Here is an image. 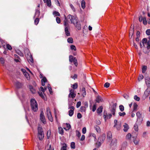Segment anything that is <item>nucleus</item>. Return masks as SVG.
I'll use <instances>...</instances> for the list:
<instances>
[{"mask_svg": "<svg viewBox=\"0 0 150 150\" xmlns=\"http://www.w3.org/2000/svg\"><path fill=\"white\" fill-rule=\"evenodd\" d=\"M73 89H77L78 87V84L77 83H75L74 84L72 85L71 86Z\"/></svg>", "mask_w": 150, "mask_h": 150, "instance_id": "25", "label": "nucleus"}, {"mask_svg": "<svg viewBox=\"0 0 150 150\" xmlns=\"http://www.w3.org/2000/svg\"><path fill=\"white\" fill-rule=\"evenodd\" d=\"M114 123L115 124L114 126V127H116L117 130H119L121 127V122H117V120H115Z\"/></svg>", "mask_w": 150, "mask_h": 150, "instance_id": "6", "label": "nucleus"}, {"mask_svg": "<svg viewBox=\"0 0 150 150\" xmlns=\"http://www.w3.org/2000/svg\"><path fill=\"white\" fill-rule=\"evenodd\" d=\"M81 103L80 101L78 102L76 104V106L77 108H79L81 105Z\"/></svg>", "mask_w": 150, "mask_h": 150, "instance_id": "58", "label": "nucleus"}, {"mask_svg": "<svg viewBox=\"0 0 150 150\" xmlns=\"http://www.w3.org/2000/svg\"><path fill=\"white\" fill-rule=\"evenodd\" d=\"M47 115L49 120L51 122H52L53 118L51 113L50 109L49 108H47L46 110Z\"/></svg>", "mask_w": 150, "mask_h": 150, "instance_id": "5", "label": "nucleus"}, {"mask_svg": "<svg viewBox=\"0 0 150 150\" xmlns=\"http://www.w3.org/2000/svg\"><path fill=\"white\" fill-rule=\"evenodd\" d=\"M136 115L138 118H139L141 117V114L139 112H137L136 113Z\"/></svg>", "mask_w": 150, "mask_h": 150, "instance_id": "52", "label": "nucleus"}, {"mask_svg": "<svg viewBox=\"0 0 150 150\" xmlns=\"http://www.w3.org/2000/svg\"><path fill=\"white\" fill-rule=\"evenodd\" d=\"M144 77V76L142 75H141L139 76L138 77V80L139 81L142 80Z\"/></svg>", "mask_w": 150, "mask_h": 150, "instance_id": "62", "label": "nucleus"}, {"mask_svg": "<svg viewBox=\"0 0 150 150\" xmlns=\"http://www.w3.org/2000/svg\"><path fill=\"white\" fill-rule=\"evenodd\" d=\"M38 137L39 140H42L44 138L43 131L41 126H39L38 127Z\"/></svg>", "mask_w": 150, "mask_h": 150, "instance_id": "3", "label": "nucleus"}, {"mask_svg": "<svg viewBox=\"0 0 150 150\" xmlns=\"http://www.w3.org/2000/svg\"><path fill=\"white\" fill-rule=\"evenodd\" d=\"M82 133H83V134H85L86 132V128L85 127H84L82 129Z\"/></svg>", "mask_w": 150, "mask_h": 150, "instance_id": "61", "label": "nucleus"}, {"mask_svg": "<svg viewBox=\"0 0 150 150\" xmlns=\"http://www.w3.org/2000/svg\"><path fill=\"white\" fill-rule=\"evenodd\" d=\"M39 21V19L38 18H36L34 21L35 24L37 25L38 24Z\"/></svg>", "mask_w": 150, "mask_h": 150, "instance_id": "38", "label": "nucleus"}, {"mask_svg": "<svg viewBox=\"0 0 150 150\" xmlns=\"http://www.w3.org/2000/svg\"><path fill=\"white\" fill-rule=\"evenodd\" d=\"M101 97L100 96H98L96 98V102L99 103L101 100Z\"/></svg>", "mask_w": 150, "mask_h": 150, "instance_id": "37", "label": "nucleus"}, {"mask_svg": "<svg viewBox=\"0 0 150 150\" xmlns=\"http://www.w3.org/2000/svg\"><path fill=\"white\" fill-rule=\"evenodd\" d=\"M16 85L18 88H20L22 86V84L21 83L17 81L16 83Z\"/></svg>", "mask_w": 150, "mask_h": 150, "instance_id": "26", "label": "nucleus"}, {"mask_svg": "<svg viewBox=\"0 0 150 150\" xmlns=\"http://www.w3.org/2000/svg\"><path fill=\"white\" fill-rule=\"evenodd\" d=\"M6 47L7 49L9 50H11L12 49V47L11 46L8 44H7L6 45Z\"/></svg>", "mask_w": 150, "mask_h": 150, "instance_id": "51", "label": "nucleus"}, {"mask_svg": "<svg viewBox=\"0 0 150 150\" xmlns=\"http://www.w3.org/2000/svg\"><path fill=\"white\" fill-rule=\"evenodd\" d=\"M94 127L97 132L99 133L100 132V129L99 126L97 125H95L94 126Z\"/></svg>", "mask_w": 150, "mask_h": 150, "instance_id": "22", "label": "nucleus"}, {"mask_svg": "<svg viewBox=\"0 0 150 150\" xmlns=\"http://www.w3.org/2000/svg\"><path fill=\"white\" fill-rule=\"evenodd\" d=\"M29 57L30 58V59H28V61L29 62H30L31 63L33 62V59L32 57V55H30Z\"/></svg>", "mask_w": 150, "mask_h": 150, "instance_id": "46", "label": "nucleus"}, {"mask_svg": "<svg viewBox=\"0 0 150 150\" xmlns=\"http://www.w3.org/2000/svg\"><path fill=\"white\" fill-rule=\"evenodd\" d=\"M110 84L108 82L104 84V86L106 88H108L110 86Z\"/></svg>", "mask_w": 150, "mask_h": 150, "instance_id": "57", "label": "nucleus"}, {"mask_svg": "<svg viewBox=\"0 0 150 150\" xmlns=\"http://www.w3.org/2000/svg\"><path fill=\"white\" fill-rule=\"evenodd\" d=\"M112 115L111 114H109L108 115L106 111H104L103 112V116L105 119V120L106 121L107 120L111 118Z\"/></svg>", "mask_w": 150, "mask_h": 150, "instance_id": "7", "label": "nucleus"}, {"mask_svg": "<svg viewBox=\"0 0 150 150\" xmlns=\"http://www.w3.org/2000/svg\"><path fill=\"white\" fill-rule=\"evenodd\" d=\"M105 138V135L103 134L100 136L98 139V142L96 143L98 147L100 146L101 144L104 142Z\"/></svg>", "mask_w": 150, "mask_h": 150, "instance_id": "4", "label": "nucleus"}, {"mask_svg": "<svg viewBox=\"0 0 150 150\" xmlns=\"http://www.w3.org/2000/svg\"><path fill=\"white\" fill-rule=\"evenodd\" d=\"M119 108L121 112H123L124 110V107L122 105H120L119 106Z\"/></svg>", "mask_w": 150, "mask_h": 150, "instance_id": "41", "label": "nucleus"}, {"mask_svg": "<svg viewBox=\"0 0 150 150\" xmlns=\"http://www.w3.org/2000/svg\"><path fill=\"white\" fill-rule=\"evenodd\" d=\"M80 111L81 112H85L86 110V109L85 107L84 106H81L80 109Z\"/></svg>", "mask_w": 150, "mask_h": 150, "instance_id": "40", "label": "nucleus"}, {"mask_svg": "<svg viewBox=\"0 0 150 150\" xmlns=\"http://www.w3.org/2000/svg\"><path fill=\"white\" fill-rule=\"evenodd\" d=\"M71 78L73 79L74 80H75L76 79H77V75L76 74H75L74 76H71Z\"/></svg>", "mask_w": 150, "mask_h": 150, "instance_id": "50", "label": "nucleus"}, {"mask_svg": "<svg viewBox=\"0 0 150 150\" xmlns=\"http://www.w3.org/2000/svg\"><path fill=\"white\" fill-rule=\"evenodd\" d=\"M124 129H123L124 131L125 132H126L129 129V126L126 123H125L123 125Z\"/></svg>", "mask_w": 150, "mask_h": 150, "instance_id": "19", "label": "nucleus"}, {"mask_svg": "<svg viewBox=\"0 0 150 150\" xmlns=\"http://www.w3.org/2000/svg\"><path fill=\"white\" fill-rule=\"evenodd\" d=\"M77 117L78 119H80L82 117V115L80 113H78L77 114Z\"/></svg>", "mask_w": 150, "mask_h": 150, "instance_id": "63", "label": "nucleus"}, {"mask_svg": "<svg viewBox=\"0 0 150 150\" xmlns=\"http://www.w3.org/2000/svg\"><path fill=\"white\" fill-rule=\"evenodd\" d=\"M74 111L73 110H70L69 111V115L71 117L73 115L74 113Z\"/></svg>", "mask_w": 150, "mask_h": 150, "instance_id": "36", "label": "nucleus"}, {"mask_svg": "<svg viewBox=\"0 0 150 150\" xmlns=\"http://www.w3.org/2000/svg\"><path fill=\"white\" fill-rule=\"evenodd\" d=\"M16 52L18 54L20 55L21 56L23 57L24 55L19 50H17L16 51Z\"/></svg>", "mask_w": 150, "mask_h": 150, "instance_id": "29", "label": "nucleus"}, {"mask_svg": "<svg viewBox=\"0 0 150 150\" xmlns=\"http://www.w3.org/2000/svg\"><path fill=\"white\" fill-rule=\"evenodd\" d=\"M143 23L145 25H146L147 24V21L146 20V18L145 17H144L143 18Z\"/></svg>", "mask_w": 150, "mask_h": 150, "instance_id": "43", "label": "nucleus"}, {"mask_svg": "<svg viewBox=\"0 0 150 150\" xmlns=\"http://www.w3.org/2000/svg\"><path fill=\"white\" fill-rule=\"evenodd\" d=\"M69 27L65 26V32L67 36H69L70 35V33L69 31Z\"/></svg>", "mask_w": 150, "mask_h": 150, "instance_id": "16", "label": "nucleus"}, {"mask_svg": "<svg viewBox=\"0 0 150 150\" xmlns=\"http://www.w3.org/2000/svg\"><path fill=\"white\" fill-rule=\"evenodd\" d=\"M30 104L32 110L33 112H36L38 110V105L36 100L34 99H31Z\"/></svg>", "mask_w": 150, "mask_h": 150, "instance_id": "2", "label": "nucleus"}, {"mask_svg": "<svg viewBox=\"0 0 150 150\" xmlns=\"http://www.w3.org/2000/svg\"><path fill=\"white\" fill-rule=\"evenodd\" d=\"M40 119L41 121L44 123H45V120L44 113L42 111H41L40 115Z\"/></svg>", "mask_w": 150, "mask_h": 150, "instance_id": "10", "label": "nucleus"}, {"mask_svg": "<svg viewBox=\"0 0 150 150\" xmlns=\"http://www.w3.org/2000/svg\"><path fill=\"white\" fill-rule=\"evenodd\" d=\"M74 65H75L76 67H77L78 65V62H77V60L76 57L74 58Z\"/></svg>", "mask_w": 150, "mask_h": 150, "instance_id": "39", "label": "nucleus"}, {"mask_svg": "<svg viewBox=\"0 0 150 150\" xmlns=\"http://www.w3.org/2000/svg\"><path fill=\"white\" fill-rule=\"evenodd\" d=\"M71 49L72 50H76V48L75 46L72 45L70 46Z\"/></svg>", "mask_w": 150, "mask_h": 150, "instance_id": "53", "label": "nucleus"}, {"mask_svg": "<svg viewBox=\"0 0 150 150\" xmlns=\"http://www.w3.org/2000/svg\"><path fill=\"white\" fill-rule=\"evenodd\" d=\"M66 128H65L64 129H65L66 130H69L71 127V126L70 125L69 123H66Z\"/></svg>", "mask_w": 150, "mask_h": 150, "instance_id": "35", "label": "nucleus"}, {"mask_svg": "<svg viewBox=\"0 0 150 150\" xmlns=\"http://www.w3.org/2000/svg\"><path fill=\"white\" fill-rule=\"evenodd\" d=\"M103 107L102 106L99 107L97 110V112L98 113H100L102 112Z\"/></svg>", "mask_w": 150, "mask_h": 150, "instance_id": "23", "label": "nucleus"}, {"mask_svg": "<svg viewBox=\"0 0 150 150\" xmlns=\"http://www.w3.org/2000/svg\"><path fill=\"white\" fill-rule=\"evenodd\" d=\"M134 129L136 131H137L138 130V127L137 125L135 124L134 126Z\"/></svg>", "mask_w": 150, "mask_h": 150, "instance_id": "42", "label": "nucleus"}, {"mask_svg": "<svg viewBox=\"0 0 150 150\" xmlns=\"http://www.w3.org/2000/svg\"><path fill=\"white\" fill-rule=\"evenodd\" d=\"M112 134L111 132H108L107 133V140L108 142H110L111 140Z\"/></svg>", "mask_w": 150, "mask_h": 150, "instance_id": "11", "label": "nucleus"}, {"mask_svg": "<svg viewBox=\"0 0 150 150\" xmlns=\"http://www.w3.org/2000/svg\"><path fill=\"white\" fill-rule=\"evenodd\" d=\"M59 134L62 135L64 133V131L63 129L61 127L59 128Z\"/></svg>", "mask_w": 150, "mask_h": 150, "instance_id": "34", "label": "nucleus"}, {"mask_svg": "<svg viewBox=\"0 0 150 150\" xmlns=\"http://www.w3.org/2000/svg\"><path fill=\"white\" fill-rule=\"evenodd\" d=\"M68 43H72L73 42V39L72 38H69L67 40Z\"/></svg>", "mask_w": 150, "mask_h": 150, "instance_id": "30", "label": "nucleus"}, {"mask_svg": "<svg viewBox=\"0 0 150 150\" xmlns=\"http://www.w3.org/2000/svg\"><path fill=\"white\" fill-rule=\"evenodd\" d=\"M81 7L84 9L85 7V2L84 0H82L81 2Z\"/></svg>", "mask_w": 150, "mask_h": 150, "instance_id": "28", "label": "nucleus"}, {"mask_svg": "<svg viewBox=\"0 0 150 150\" xmlns=\"http://www.w3.org/2000/svg\"><path fill=\"white\" fill-rule=\"evenodd\" d=\"M47 81V79L45 77H44L41 80L42 85V86H44L45 85V83Z\"/></svg>", "mask_w": 150, "mask_h": 150, "instance_id": "20", "label": "nucleus"}, {"mask_svg": "<svg viewBox=\"0 0 150 150\" xmlns=\"http://www.w3.org/2000/svg\"><path fill=\"white\" fill-rule=\"evenodd\" d=\"M0 62L1 64H3L4 63V59L2 57L0 58Z\"/></svg>", "mask_w": 150, "mask_h": 150, "instance_id": "59", "label": "nucleus"}, {"mask_svg": "<svg viewBox=\"0 0 150 150\" xmlns=\"http://www.w3.org/2000/svg\"><path fill=\"white\" fill-rule=\"evenodd\" d=\"M40 14V9H35V12L34 16L33 18H35V17L36 18H38Z\"/></svg>", "mask_w": 150, "mask_h": 150, "instance_id": "13", "label": "nucleus"}, {"mask_svg": "<svg viewBox=\"0 0 150 150\" xmlns=\"http://www.w3.org/2000/svg\"><path fill=\"white\" fill-rule=\"evenodd\" d=\"M134 25H133V26L132 25H131V29L130 30L129 32V34H131V37L132 38V36L133 35L134 32Z\"/></svg>", "mask_w": 150, "mask_h": 150, "instance_id": "18", "label": "nucleus"}, {"mask_svg": "<svg viewBox=\"0 0 150 150\" xmlns=\"http://www.w3.org/2000/svg\"><path fill=\"white\" fill-rule=\"evenodd\" d=\"M138 105L136 103H134L133 104V111H136L137 110Z\"/></svg>", "mask_w": 150, "mask_h": 150, "instance_id": "32", "label": "nucleus"}, {"mask_svg": "<svg viewBox=\"0 0 150 150\" xmlns=\"http://www.w3.org/2000/svg\"><path fill=\"white\" fill-rule=\"evenodd\" d=\"M146 34L147 35H150V29H148L146 30Z\"/></svg>", "mask_w": 150, "mask_h": 150, "instance_id": "64", "label": "nucleus"}, {"mask_svg": "<svg viewBox=\"0 0 150 150\" xmlns=\"http://www.w3.org/2000/svg\"><path fill=\"white\" fill-rule=\"evenodd\" d=\"M150 93V88H147L144 92L143 96L145 98L147 97L149 95Z\"/></svg>", "mask_w": 150, "mask_h": 150, "instance_id": "12", "label": "nucleus"}, {"mask_svg": "<svg viewBox=\"0 0 150 150\" xmlns=\"http://www.w3.org/2000/svg\"><path fill=\"white\" fill-rule=\"evenodd\" d=\"M119 115L120 116H124L125 115L126 113L125 112H123L122 113L121 112H119Z\"/></svg>", "mask_w": 150, "mask_h": 150, "instance_id": "49", "label": "nucleus"}, {"mask_svg": "<svg viewBox=\"0 0 150 150\" xmlns=\"http://www.w3.org/2000/svg\"><path fill=\"white\" fill-rule=\"evenodd\" d=\"M74 90L72 89L70 90V93L68 95V98H74L75 97L76 94L74 93Z\"/></svg>", "mask_w": 150, "mask_h": 150, "instance_id": "8", "label": "nucleus"}, {"mask_svg": "<svg viewBox=\"0 0 150 150\" xmlns=\"http://www.w3.org/2000/svg\"><path fill=\"white\" fill-rule=\"evenodd\" d=\"M64 17H65V19L64 20V25L65 26H67V27H69V24H68V19H69L68 18V16L67 17H66V16L64 15Z\"/></svg>", "mask_w": 150, "mask_h": 150, "instance_id": "15", "label": "nucleus"}, {"mask_svg": "<svg viewBox=\"0 0 150 150\" xmlns=\"http://www.w3.org/2000/svg\"><path fill=\"white\" fill-rule=\"evenodd\" d=\"M81 92L82 93V95L83 97H84L86 95V89L84 87H83L82 88V90H81Z\"/></svg>", "mask_w": 150, "mask_h": 150, "instance_id": "21", "label": "nucleus"}, {"mask_svg": "<svg viewBox=\"0 0 150 150\" xmlns=\"http://www.w3.org/2000/svg\"><path fill=\"white\" fill-rule=\"evenodd\" d=\"M56 21L58 23H59L61 22L60 19L57 17L56 18Z\"/></svg>", "mask_w": 150, "mask_h": 150, "instance_id": "54", "label": "nucleus"}, {"mask_svg": "<svg viewBox=\"0 0 150 150\" xmlns=\"http://www.w3.org/2000/svg\"><path fill=\"white\" fill-rule=\"evenodd\" d=\"M71 148L73 149H75V143L73 142H72L71 143Z\"/></svg>", "mask_w": 150, "mask_h": 150, "instance_id": "48", "label": "nucleus"}, {"mask_svg": "<svg viewBox=\"0 0 150 150\" xmlns=\"http://www.w3.org/2000/svg\"><path fill=\"white\" fill-rule=\"evenodd\" d=\"M134 98L135 100L137 101H139L140 100V98L139 97H138L137 95H135L134 96Z\"/></svg>", "mask_w": 150, "mask_h": 150, "instance_id": "56", "label": "nucleus"}, {"mask_svg": "<svg viewBox=\"0 0 150 150\" xmlns=\"http://www.w3.org/2000/svg\"><path fill=\"white\" fill-rule=\"evenodd\" d=\"M53 14L55 16H60V13L57 11H54Z\"/></svg>", "mask_w": 150, "mask_h": 150, "instance_id": "31", "label": "nucleus"}, {"mask_svg": "<svg viewBox=\"0 0 150 150\" xmlns=\"http://www.w3.org/2000/svg\"><path fill=\"white\" fill-rule=\"evenodd\" d=\"M68 18L70 20L71 23H73L78 30H79L81 29L80 23L78 21L77 17L69 14L68 16Z\"/></svg>", "mask_w": 150, "mask_h": 150, "instance_id": "1", "label": "nucleus"}, {"mask_svg": "<svg viewBox=\"0 0 150 150\" xmlns=\"http://www.w3.org/2000/svg\"><path fill=\"white\" fill-rule=\"evenodd\" d=\"M147 40L146 38H143L142 40V43L143 44V46H144V44L147 43Z\"/></svg>", "mask_w": 150, "mask_h": 150, "instance_id": "27", "label": "nucleus"}, {"mask_svg": "<svg viewBox=\"0 0 150 150\" xmlns=\"http://www.w3.org/2000/svg\"><path fill=\"white\" fill-rule=\"evenodd\" d=\"M147 46V49H149L150 48V40H148L146 43Z\"/></svg>", "mask_w": 150, "mask_h": 150, "instance_id": "55", "label": "nucleus"}, {"mask_svg": "<svg viewBox=\"0 0 150 150\" xmlns=\"http://www.w3.org/2000/svg\"><path fill=\"white\" fill-rule=\"evenodd\" d=\"M145 80L147 88H150V78L149 76H146L145 77Z\"/></svg>", "mask_w": 150, "mask_h": 150, "instance_id": "9", "label": "nucleus"}, {"mask_svg": "<svg viewBox=\"0 0 150 150\" xmlns=\"http://www.w3.org/2000/svg\"><path fill=\"white\" fill-rule=\"evenodd\" d=\"M147 67L146 66H143L142 68V72L143 73H145L147 69Z\"/></svg>", "mask_w": 150, "mask_h": 150, "instance_id": "24", "label": "nucleus"}, {"mask_svg": "<svg viewBox=\"0 0 150 150\" xmlns=\"http://www.w3.org/2000/svg\"><path fill=\"white\" fill-rule=\"evenodd\" d=\"M24 52L25 55L28 56H27V58H28V56H30V55H31L29 50L28 49H25L24 50Z\"/></svg>", "mask_w": 150, "mask_h": 150, "instance_id": "17", "label": "nucleus"}, {"mask_svg": "<svg viewBox=\"0 0 150 150\" xmlns=\"http://www.w3.org/2000/svg\"><path fill=\"white\" fill-rule=\"evenodd\" d=\"M132 137L134 138L133 141L134 144L135 145H137L138 144L139 141V139L137 137V135L135 137Z\"/></svg>", "mask_w": 150, "mask_h": 150, "instance_id": "14", "label": "nucleus"}, {"mask_svg": "<svg viewBox=\"0 0 150 150\" xmlns=\"http://www.w3.org/2000/svg\"><path fill=\"white\" fill-rule=\"evenodd\" d=\"M47 3V5L48 6H50L51 5V2L50 0H48V1L45 2Z\"/></svg>", "mask_w": 150, "mask_h": 150, "instance_id": "60", "label": "nucleus"}, {"mask_svg": "<svg viewBox=\"0 0 150 150\" xmlns=\"http://www.w3.org/2000/svg\"><path fill=\"white\" fill-rule=\"evenodd\" d=\"M67 144L65 143H64L63 146L61 148V150H67Z\"/></svg>", "mask_w": 150, "mask_h": 150, "instance_id": "33", "label": "nucleus"}, {"mask_svg": "<svg viewBox=\"0 0 150 150\" xmlns=\"http://www.w3.org/2000/svg\"><path fill=\"white\" fill-rule=\"evenodd\" d=\"M50 86V85L49 84H48V88L49 90L50 91V94H52V89L51 87L49 86Z\"/></svg>", "mask_w": 150, "mask_h": 150, "instance_id": "47", "label": "nucleus"}, {"mask_svg": "<svg viewBox=\"0 0 150 150\" xmlns=\"http://www.w3.org/2000/svg\"><path fill=\"white\" fill-rule=\"evenodd\" d=\"M73 57L72 55H70L69 56V61L70 62H72L74 61Z\"/></svg>", "mask_w": 150, "mask_h": 150, "instance_id": "45", "label": "nucleus"}, {"mask_svg": "<svg viewBox=\"0 0 150 150\" xmlns=\"http://www.w3.org/2000/svg\"><path fill=\"white\" fill-rule=\"evenodd\" d=\"M131 137V135L130 133H128L126 136V139L129 140Z\"/></svg>", "mask_w": 150, "mask_h": 150, "instance_id": "44", "label": "nucleus"}]
</instances>
